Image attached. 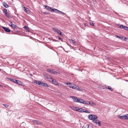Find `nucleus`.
<instances>
[{
  "instance_id": "nucleus-1",
  "label": "nucleus",
  "mask_w": 128,
  "mask_h": 128,
  "mask_svg": "<svg viewBox=\"0 0 128 128\" xmlns=\"http://www.w3.org/2000/svg\"><path fill=\"white\" fill-rule=\"evenodd\" d=\"M66 83V85L70 88L80 91H82V89L80 88L79 87L77 86L75 84H71L69 82H67Z\"/></svg>"
},
{
  "instance_id": "nucleus-2",
  "label": "nucleus",
  "mask_w": 128,
  "mask_h": 128,
  "mask_svg": "<svg viewBox=\"0 0 128 128\" xmlns=\"http://www.w3.org/2000/svg\"><path fill=\"white\" fill-rule=\"evenodd\" d=\"M117 117L120 119L128 120V114L124 115L121 116H118Z\"/></svg>"
},
{
  "instance_id": "nucleus-3",
  "label": "nucleus",
  "mask_w": 128,
  "mask_h": 128,
  "mask_svg": "<svg viewBox=\"0 0 128 128\" xmlns=\"http://www.w3.org/2000/svg\"><path fill=\"white\" fill-rule=\"evenodd\" d=\"M52 29L60 35L63 36V35L62 34V32L60 30L54 28H52Z\"/></svg>"
},
{
  "instance_id": "nucleus-4",
  "label": "nucleus",
  "mask_w": 128,
  "mask_h": 128,
  "mask_svg": "<svg viewBox=\"0 0 128 128\" xmlns=\"http://www.w3.org/2000/svg\"><path fill=\"white\" fill-rule=\"evenodd\" d=\"M51 79H52V82L53 84L56 85H58V83L56 81L55 79L52 78H51Z\"/></svg>"
},
{
  "instance_id": "nucleus-5",
  "label": "nucleus",
  "mask_w": 128,
  "mask_h": 128,
  "mask_svg": "<svg viewBox=\"0 0 128 128\" xmlns=\"http://www.w3.org/2000/svg\"><path fill=\"white\" fill-rule=\"evenodd\" d=\"M2 28L6 32L8 33L10 32V30L8 28L4 26H2Z\"/></svg>"
},
{
  "instance_id": "nucleus-6",
  "label": "nucleus",
  "mask_w": 128,
  "mask_h": 128,
  "mask_svg": "<svg viewBox=\"0 0 128 128\" xmlns=\"http://www.w3.org/2000/svg\"><path fill=\"white\" fill-rule=\"evenodd\" d=\"M47 71L52 74H56L57 73L56 72L54 71L53 70H52L47 69Z\"/></svg>"
},
{
  "instance_id": "nucleus-7",
  "label": "nucleus",
  "mask_w": 128,
  "mask_h": 128,
  "mask_svg": "<svg viewBox=\"0 0 128 128\" xmlns=\"http://www.w3.org/2000/svg\"><path fill=\"white\" fill-rule=\"evenodd\" d=\"M116 36L118 38L122 40H126V37H124V36H120L117 35H116Z\"/></svg>"
},
{
  "instance_id": "nucleus-8",
  "label": "nucleus",
  "mask_w": 128,
  "mask_h": 128,
  "mask_svg": "<svg viewBox=\"0 0 128 128\" xmlns=\"http://www.w3.org/2000/svg\"><path fill=\"white\" fill-rule=\"evenodd\" d=\"M70 98L73 99L74 101L78 102V99L76 97L74 96H71Z\"/></svg>"
},
{
  "instance_id": "nucleus-9",
  "label": "nucleus",
  "mask_w": 128,
  "mask_h": 128,
  "mask_svg": "<svg viewBox=\"0 0 128 128\" xmlns=\"http://www.w3.org/2000/svg\"><path fill=\"white\" fill-rule=\"evenodd\" d=\"M93 116L94 114H90L88 116V117L89 119L90 120H94Z\"/></svg>"
},
{
  "instance_id": "nucleus-10",
  "label": "nucleus",
  "mask_w": 128,
  "mask_h": 128,
  "mask_svg": "<svg viewBox=\"0 0 128 128\" xmlns=\"http://www.w3.org/2000/svg\"><path fill=\"white\" fill-rule=\"evenodd\" d=\"M9 25L13 28H16L17 27V26L16 25H15L14 24H12L10 25L9 24Z\"/></svg>"
},
{
  "instance_id": "nucleus-11",
  "label": "nucleus",
  "mask_w": 128,
  "mask_h": 128,
  "mask_svg": "<svg viewBox=\"0 0 128 128\" xmlns=\"http://www.w3.org/2000/svg\"><path fill=\"white\" fill-rule=\"evenodd\" d=\"M78 102L84 104V101L82 99H81L79 98L78 99Z\"/></svg>"
},
{
  "instance_id": "nucleus-12",
  "label": "nucleus",
  "mask_w": 128,
  "mask_h": 128,
  "mask_svg": "<svg viewBox=\"0 0 128 128\" xmlns=\"http://www.w3.org/2000/svg\"><path fill=\"white\" fill-rule=\"evenodd\" d=\"M23 10L27 13H28V9L24 7Z\"/></svg>"
},
{
  "instance_id": "nucleus-13",
  "label": "nucleus",
  "mask_w": 128,
  "mask_h": 128,
  "mask_svg": "<svg viewBox=\"0 0 128 128\" xmlns=\"http://www.w3.org/2000/svg\"><path fill=\"white\" fill-rule=\"evenodd\" d=\"M8 18H10V14L8 12L4 14Z\"/></svg>"
},
{
  "instance_id": "nucleus-14",
  "label": "nucleus",
  "mask_w": 128,
  "mask_h": 128,
  "mask_svg": "<svg viewBox=\"0 0 128 128\" xmlns=\"http://www.w3.org/2000/svg\"><path fill=\"white\" fill-rule=\"evenodd\" d=\"M90 102L88 101L87 100L84 101V104H85L87 105L90 104Z\"/></svg>"
},
{
  "instance_id": "nucleus-15",
  "label": "nucleus",
  "mask_w": 128,
  "mask_h": 128,
  "mask_svg": "<svg viewBox=\"0 0 128 128\" xmlns=\"http://www.w3.org/2000/svg\"><path fill=\"white\" fill-rule=\"evenodd\" d=\"M3 5L6 8H7L9 6L5 2L4 3Z\"/></svg>"
},
{
  "instance_id": "nucleus-16",
  "label": "nucleus",
  "mask_w": 128,
  "mask_h": 128,
  "mask_svg": "<svg viewBox=\"0 0 128 128\" xmlns=\"http://www.w3.org/2000/svg\"><path fill=\"white\" fill-rule=\"evenodd\" d=\"M44 82H41L40 81H38V84L41 86H43V85Z\"/></svg>"
},
{
  "instance_id": "nucleus-17",
  "label": "nucleus",
  "mask_w": 128,
  "mask_h": 128,
  "mask_svg": "<svg viewBox=\"0 0 128 128\" xmlns=\"http://www.w3.org/2000/svg\"><path fill=\"white\" fill-rule=\"evenodd\" d=\"M45 8L48 10H51L52 8L50 6H45Z\"/></svg>"
},
{
  "instance_id": "nucleus-18",
  "label": "nucleus",
  "mask_w": 128,
  "mask_h": 128,
  "mask_svg": "<svg viewBox=\"0 0 128 128\" xmlns=\"http://www.w3.org/2000/svg\"><path fill=\"white\" fill-rule=\"evenodd\" d=\"M16 83L21 86L22 85V82L18 80H17V82H16Z\"/></svg>"
},
{
  "instance_id": "nucleus-19",
  "label": "nucleus",
  "mask_w": 128,
  "mask_h": 128,
  "mask_svg": "<svg viewBox=\"0 0 128 128\" xmlns=\"http://www.w3.org/2000/svg\"><path fill=\"white\" fill-rule=\"evenodd\" d=\"M82 110H83L82 111V112H85L88 113H90V112L87 111L86 109H83Z\"/></svg>"
},
{
  "instance_id": "nucleus-20",
  "label": "nucleus",
  "mask_w": 128,
  "mask_h": 128,
  "mask_svg": "<svg viewBox=\"0 0 128 128\" xmlns=\"http://www.w3.org/2000/svg\"><path fill=\"white\" fill-rule=\"evenodd\" d=\"M24 28L26 30H27V31H29V28L27 26H24Z\"/></svg>"
},
{
  "instance_id": "nucleus-21",
  "label": "nucleus",
  "mask_w": 128,
  "mask_h": 128,
  "mask_svg": "<svg viewBox=\"0 0 128 128\" xmlns=\"http://www.w3.org/2000/svg\"><path fill=\"white\" fill-rule=\"evenodd\" d=\"M10 80L12 82H14L16 83V82H17V80L15 79H11Z\"/></svg>"
},
{
  "instance_id": "nucleus-22",
  "label": "nucleus",
  "mask_w": 128,
  "mask_h": 128,
  "mask_svg": "<svg viewBox=\"0 0 128 128\" xmlns=\"http://www.w3.org/2000/svg\"><path fill=\"white\" fill-rule=\"evenodd\" d=\"M43 86H44L45 87L48 88L49 87L48 85L46 83H44Z\"/></svg>"
},
{
  "instance_id": "nucleus-23",
  "label": "nucleus",
  "mask_w": 128,
  "mask_h": 128,
  "mask_svg": "<svg viewBox=\"0 0 128 128\" xmlns=\"http://www.w3.org/2000/svg\"><path fill=\"white\" fill-rule=\"evenodd\" d=\"M106 88L109 90H110L111 91L113 90V89L110 86L107 87Z\"/></svg>"
},
{
  "instance_id": "nucleus-24",
  "label": "nucleus",
  "mask_w": 128,
  "mask_h": 128,
  "mask_svg": "<svg viewBox=\"0 0 128 128\" xmlns=\"http://www.w3.org/2000/svg\"><path fill=\"white\" fill-rule=\"evenodd\" d=\"M77 108V109L76 110L77 111H78L79 112H82V110H80V108Z\"/></svg>"
},
{
  "instance_id": "nucleus-25",
  "label": "nucleus",
  "mask_w": 128,
  "mask_h": 128,
  "mask_svg": "<svg viewBox=\"0 0 128 128\" xmlns=\"http://www.w3.org/2000/svg\"><path fill=\"white\" fill-rule=\"evenodd\" d=\"M98 121L97 120H96V119H94L92 121L94 123H95L96 124H98Z\"/></svg>"
},
{
  "instance_id": "nucleus-26",
  "label": "nucleus",
  "mask_w": 128,
  "mask_h": 128,
  "mask_svg": "<svg viewBox=\"0 0 128 128\" xmlns=\"http://www.w3.org/2000/svg\"><path fill=\"white\" fill-rule=\"evenodd\" d=\"M70 42H71L72 43H75L76 42L74 40L72 39H70Z\"/></svg>"
},
{
  "instance_id": "nucleus-27",
  "label": "nucleus",
  "mask_w": 128,
  "mask_h": 128,
  "mask_svg": "<svg viewBox=\"0 0 128 128\" xmlns=\"http://www.w3.org/2000/svg\"><path fill=\"white\" fill-rule=\"evenodd\" d=\"M3 12L4 14L8 12L6 8H4V9Z\"/></svg>"
},
{
  "instance_id": "nucleus-28",
  "label": "nucleus",
  "mask_w": 128,
  "mask_h": 128,
  "mask_svg": "<svg viewBox=\"0 0 128 128\" xmlns=\"http://www.w3.org/2000/svg\"><path fill=\"white\" fill-rule=\"evenodd\" d=\"M118 26H120V28H124V26H123L122 25V24H119Z\"/></svg>"
},
{
  "instance_id": "nucleus-29",
  "label": "nucleus",
  "mask_w": 128,
  "mask_h": 128,
  "mask_svg": "<svg viewBox=\"0 0 128 128\" xmlns=\"http://www.w3.org/2000/svg\"><path fill=\"white\" fill-rule=\"evenodd\" d=\"M93 116L94 120L96 119H97L98 118L97 116L96 115H94Z\"/></svg>"
},
{
  "instance_id": "nucleus-30",
  "label": "nucleus",
  "mask_w": 128,
  "mask_h": 128,
  "mask_svg": "<svg viewBox=\"0 0 128 128\" xmlns=\"http://www.w3.org/2000/svg\"><path fill=\"white\" fill-rule=\"evenodd\" d=\"M55 10L54 12L57 13H59V10L56 9H55Z\"/></svg>"
},
{
  "instance_id": "nucleus-31",
  "label": "nucleus",
  "mask_w": 128,
  "mask_h": 128,
  "mask_svg": "<svg viewBox=\"0 0 128 128\" xmlns=\"http://www.w3.org/2000/svg\"><path fill=\"white\" fill-rule=\"evenodd\" d=\"M90 24L91 26H94V24L91 21H90Z\"/></svg>"
},
{
  "instance_id": "nucleus-32",
  "label": "nucleus",
  "mask_w": 128,
  "mask_h": 128,
  "mask_svg": "<svg viewBox=\"0 0 128 128\" xmlns=\"http://www.w3.org/2000/svg\"><path fill=\"white\" fill-rule=\"evenodd\" d=\"M95 104L94 102H90V105L91 106H93Z\"/></svg>"
},
{
  "instance_id": "nucleus-33",
  "label": "nucleus",
  "mask_w": 128,
  "mask_h": 128,
  "mask_svg": "<svg viewBox=\"0 0 128 128\" xmlns=\"http://www.w3.org/2000/svg\"><path fill=\"white\" fill-rule=\"evenodd\" d=\"M59 13H60V14H65L66 15V14H65V13L63 12H62V11H59Z\"/></svg>"
},
{
  "instance_id": "nucleus-34",
  "label": "nucleus",
  "mask_w": 128,
  "mask_h": 128,
  "mask_svg": "<svg viewBox=\"0 0 128 128\" xmlns=\"http://www.w3.org/2000/svg\"><path fill=\"white\" fill-rule=\"evenodd\" d=\"M56 38H58V39L59 40H60L62 41V38H60L58 36H57L56 37Z\"/></svg>"
},
{
  "instance_id": "nucleus-35",
  "label": "nucleus",
  "mask_w": 128,
  "mask_h": 128,
  "mask_svg": "<svg viewBox=\"0 0 128 128\" xmlns=\"http://www.w3.org/2000/svg\"><path fill=\"white\" fill-rule=\"evenodd\" d=\"M124 29L127 30H128V27L124 26Z\"/></svg>"
},
{
  "instance_id": "nucleus-36",
  "label": "nucleus",
  "mask_w": 128,
  "mask_h": 128,
  "mask_svg": "<svg viewBox=\"0 0 128 128\" xmlns=\"http://www.w3.org/2000/svg\"><path fill=\"white\" fill-rule=\"evenodd\" d=\"M3 105L4 106H5L6 108H8L9 106H8V105H7L6 104H3Z\"/></svg>"
},
{
  "instance_id": "nucleus-37",
  "label": "nucleus",
  "mask_w": 128,
  "mask_h": 128,
  "mask_svg": "<svg viewBox=\"0 0 128 128\" xmlns=\"http://www.w3.org/2000/svg\"><path fill=\"white\" fill-rule=\"evenodd\" d=\"M99 126H100L101 125V124L100 123V121H98V123Z\"/></svg>"
},
{
  "instance_id": "nucleus-38",
  "label": "nucleus",
  "mask_w": 128,
  "mask_h": 128,
  "mask_svg": "<svg viewBox=\"0 0 128 128\" xmlns=\"http://www.w3.org/2000/svg\"><path fill=\"white\" fill-rule=\"evenodd\" d=\"M36 123L37 124H40V122L39 121H38L37 120Z\"/></svg>"
},
{
  "instance_id": "nucleus-39",
  "label": "nucleus",
  "mask_w": 128,
  "mask_h": 128,
  "mask_svg": "<svg viewBox=\"0 0 128 128\" xmlns=\"http://www.w3.org/2000/svg\"><path fill=\"white\" fill-rule=\"evenodd\" d=\"M55 8H53V9H51V11L52 12H54V11H55Z\"/></svg>"
},
{
  "instance_id": "nucleus-40",
  "label": "nucleus",
  "mask_w": 128,
  "mask_h": 128,
  "mask_svg": "<svg viewBox=\"0 0 128 128\" xmlns=\"http://www.w3.org/2000/svg\"><path fill=\"white\" fill-rule=\"evenodd\" d=\"M70 108L72 110H74V108L73 106H70Z\"/></svg>"
},
{
  "instance_id": "nucleus-41",
  "label": "nucleus",
  "mask_w": 128,
  "mask_h": 128,
  "mask_svg": "<svg viewBox=\"0 0 128 128\" xmlns=\"http://www.w3.org/2000/svg\"><path fill=\"white\" fill-rule=\"evenodd\" d=\"M37 120H33V122L34 123H36V122Z\"/></svg>"
},
{
  "instance_id": "nucleus-42",
  "label": "nucleus",
  "mask_w": 128,
  "mask_h": 128,
  "mask_svg": "<svg viewBox=\"0 0 128 128\" xmlns=\"http://www.w3.org/2000/svg\"><path fill=\"white\" fill-rule=\"evenodd\" d=\"M38 81H35L34 82L36 84H38Z\"/></svg>"
},
{
  "instance_id": "nucleus-43",
  "label": "nucleus",
  "mask_w": 128,
  "mask_h": 128,
  "mask_svg": "<svg viewBox=\"0 0 128 128\" xmlns=\"http://www.w3.org/2000/svg\"><path fill=\"white\" fill-rule=\"evenodd\" d=\"M80 110H82V111H83V110H83L84 109H83L82 108H80Z\"/></svg>"
},
{
  "instance_id": "nucleus-44",
  "label": "nucleus",
  "mask_w": 128,
  "mask_h": 128,
  "mask_svg": "<svg viewBox=\"0 0 128 128\" xmlns=\"http://www.w3.org/2000/svg\"><path fill=\"white\" fill-rule=\"evenodd\" d=\"M54 41H55V42H59V41L58 40H54Z\"/></svg>"
},
{
  "instance_id": "nucleus-45",
  "label": "nucleus",
  "mask_w": 128,
  "mask_h": 128,
  "mask_svg": "<svg viewBox=\"0 0 128 128\" xmlns=\"http://www.w3.org/2000/svg\"><path fill=\"white\" fill-rule=\"evenodd\" d=\"M10 22L11 24H13L12 22Z\"/></svg>"
},
{
  "instance_id": "nucleus-46",
  "label": "nucleus",
  "mask_w": 128,
  "mask_h": 128,
  "mask_svg": "<svg viewBox=\"0 0 128 128\" xmlns=\"http://www.w3.org/2000/svg\"><path fill=\"white\" fill-rule=\"evenodd\" d=\"M30 76H32V74H30Z\"/></svg>"
},
{
  "instance_id": "nucleus-47",
  "label": "nucleus",
  "mask_w": 128,
  "mask_h": 128,
  "mask_svg": "<svg viewBox=\"0 0 128 128\" xmlns=\"http://www.w3.org/2000/svg\"><path fill=\"white\" fill-rule=\"evenodd\" d=\"M88 128H89V126H88Z\"/></svg>"
},
{
  "instance_id": "nucleus-48",
  "label": "nucleus",
  "mask_w": 128,
  "mask_h": 128,
  "mask_svg": "<svg viewBox=\"0 0 128 128\" xmlns=\"http://www.w3.org/2000/svg\"><path fill=\"white\" fill-rule=\"evenodd\" d=\"M1 69H0V71H1Z\"/></svg>"
}]
</instances>
